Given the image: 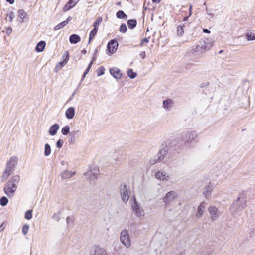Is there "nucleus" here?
Wrapping results in <instances>:
<instances>
[{"label":"nucleus","instance_id":"nucleus-1","mask_svg":"<svg viewBox=\"0 0 255 255\" xmlns=\"http://www.w3.org/2000/svg\"><path fill=\"white\" fill-rule=\"evenodd\" d=\"M180 139L181 141L178 138L172 141H167L165 143V146L161 148L157 155L149 160L150 164L154 165L161 162L165 156L168 159L173 158L180 153L181 146L183 144L191 146L194 141H196L198 139V135L195 131H186L181 133Z\"/></svg>","mask_w":255,"mask_h":255},{"label":"nucleus","instance_id":"nucleus-2","mask_svg":"<svg viewBox=\"0 0 255 255\" xmlns=\"http://www.w3.org/2000/svg\"><path fill=\"white\" fill-rule=\"evenodd\" d=\"M20 180V177L18 175H15L11 177L8 180L5 185L3 191L4 193L10 198L14 196L17 188V185Z\"/></svg>","mask_w":255,"mask_h":255},{"label":"nucleus","instance_id":"nucleus-3","mask_svg":"<svg viewBox=\"0 0 255 255\" xmlns=\"http://www.w3.org/2000/svg\"><path fill=\"white\" fill-rule=\"evenodd\" d=\"M246 196L245 193L239 194L237 199L231 204L230 211L232 214L239 213L246 206Z\"/></svg>","mask_w":255,"mask_h":255},{"label":"nucleus","instance_id":"nucleus-4","mask_svg":"<svg viewBox=\"0 0 255 255\" xmlns=\"http://www.w3.org/2000/svg\"><path fill=\"white\" fill-rule=\"evenodd\" d=\"M18 162V158L16 156L11 157L6 163V168L3 172L1 182L5 181L10 175L14 171Z\"/></svg>","mask_w":255,"mask_h":255},{"label":"nucleus","instance_id":"nucleus-5","mask_svg":"<svg viewBox=\"0 0 255 255\" xmlns=\"http://www.w3.org/2000/svg\"><path fill=\"white\" fill-rule=\"evenodd\" d=\"M120 193L122 201L127 203L129 198L130 190L128 189L125 183H122L120 185Z\"/></svg>","mask_w":255,"mask_h":255},{"label":"nucleus","instance_id":"nucleus-6","mask_svg":"<svg viewBox=\"0 0 255 255\" xmlns=\"http://www.w3.org/2000/svg\"><path fill=\"white\" fill-rule=\"evenodd\" d=\"M120 241L121 243L127 248H129L131 245V241L127 230H123L120 234Z\"/></svg>","mask_w":255,"mask_h":255},{"label":"nucleus","instance_id":"nucleus-7","mask_svg":"<svg viewBox=\"0 0 255 255\" xmlns=\"http://www.w3.org/2000/svg\"><path fill=\"white\" fill-rule=\"evenodd\" d=\"M212 46L211 43L205 40H201L196 46L195 51L199 52H204L208 50Z\"/></svg>","mask_w":255,"mask_h":255},{"label":"nucleus","instance_id":"nucleus-8","mask_svg":"<svg viewBox=\"0 0 255 255\" xmlns=\"http://www.w3.org/2000/svg\"><path fill=\"white\" fill-rule=\"evenodd\" d=\"M177 194L173 191L167 192L163 198V201L166 205L170 204L177 197Z\"/></svg>","mask_w":255,"mask_h":255},{"label":"nucleus","instance_id":"nucleus-9","mask_svg":"<svg viewBox=\"0 0 255 255\" xmlns=\"http://www.w3.org/2000/svg\"><path fill=\"white\" fill-rule=\"evenodd\" d=\"M106 251L99 246H93L90 251V255H106Z\"/></svg>","mask_w":255,"mask_h":255},{"label":"nucleus","instance_id":"nucleus-10","mask_svg":"<svg viewBox=\"0 0 255 255\" xmlns=\"http://www.w3.org/2000/svg\"><path fill=\"white\" fill-rule=\"evenodd\" d=\"M119 43L116 39L111 40L107 44V50L111 53L113 54L117 50Z\"/></svg>","mask_w":255,"mask_h":255},{"label":"nucleus","instance_id":"nucleus-11","mask_svg":"<svg viewBox=\"0 0 255 255\" xmlns=\"http://www.w3.org/2000/svg\"><path fill=\"white\" fill-rule=\"evenodd\" d=\"M132 208L134 213L138 217H140L144 214V210L140 207L139 204L136 201H135L134 204L132 206Z\"/></svg>","mask_w":255,"mask_h":255},{"label":"nucleus","instance_id":"nucleus-12","mask_svg":"<svg viewBox=\"0 0 255 255\" xmlns=\"http://www.w3.org/2000/svg\"><path fill=\"white\" fill-rule=\"evenodd\" d=\"M110 73L116 79H120L122 77V74L120 70L117 67L111 68L109 70Z\"/></svg>","mask_w":255,"mask_h":255},{"label":"nucleus","instance_id":"nucleus-13","mask_svg":"<svg viewBox=\"0 0 255 255\" xmlns=\"http://www.w3.org/2000/svg\"><path fill=\"white\" fill-rule=\"evenodd\" d=\"M79 0H69L64 6L63 11L66 12L70 10L76 5Z\"/></svg>","mask_w":255,"mask_h":255},{"label":"nucleus","instance_id":"nucleus-14","mask_svg":"<svg viewBox=\"0 0 255 255\" xmlns=\"http://www.w3.org/2000/svg\"><path fill=\"white\" fill-rule=\"evenodd\" d=\"M209 212L210 214L212 220L217 219L219 217V213L218 209L214 206H211L209 208Z\"/></svg>","mask_w":255,"mask_h":255},{"label":"nucleus","instance_id":"nucleus-15","mask_svg":"<svg viewBox=\"0 0 255 255\" xmlns=\"http://www.w3.org/2000/svg\"><path fill=\"white\" fill-rule=\"evenodd\" d=\"M155 178L162 181H166L169 179V176L165 172L157 171L155 174Z\"/></svg>","mask_w":255,"mask_h":255},{"label":"nucleus","instance_id":"nucleus-16","mask_svg":"<svg viewBox=\"0 0 255 255\" xmlns=\"http://www.w3.org/2000/svg\"><path fill=\"white\" fill-rule=\"evenodd\" d=\"M63 61L59 62L56 66L55 68V71H58L59 70H61V68L67 63L69 59V56L67 54L65 57H64V55L63 56Z\"/></svg>","mask_w":255,"mask_h":255},{"label":"nucleus","instance_id":"nucleus-17","mask_svg":"<svg viewBox=\"0 0 255 255\" xmlns=\"http://www.w3.org/2000/svg\"><path fill=\"white\" fill-rule=\"evenodd\" d=\"M213 188V184L211 182H209L208 185L206 187L205 190L203 192L206 198L208 199L210 197Z\"/></svg>","mask_w":255,"mask_h":255},{"label":"nucleus","instance_id":"nucleus-18","mask_svg":"<svg viewBox=\"0 0 255 255\" xmlns=\"http://www.w3.org/2000/svg\"><path fill=\"white\" fill-rule=\"evenodd\" d=\"M75 114V108L73 107L68 108L65 112V116L68 119L70 120L73 118Z\"/></svg>","mask_w":255,"mask_h":255},{"label":"nucleus","instance_id":"nucleus-19","mask_svg":"<svg viewBox=\"0 0 255 255\" xmlns=\"http://www.w3.org/2000/svg\"><path fill=\"white\" fill-rule=\"evenodd\" d=\"M99 173V169L97 168L96 167H95L93 169H91L88 172H87L86 175H88L90 176V178L92 179L94 178V179H97V175Z\"/></svg>","mask_w":255,"mask_h":255},{"label":"nucleus","instance_id":"nucleus-20","mask_svg":"<svg viewBox=\"0 0 255 255\" xmlns=\"http://www.w3.org/2000/svg\"><path fill=\"white\" fill-rule=\"evenodd\" d=\"M59 128V125L57 123L54 124L50 127L48 131L49 134L51 136L55 135L57 134Z\"/></svg>","mask_w":255,"mask_h":255},{"label":"nucleus","instance_id":"nucleus-21","mask_svg":"<svg viewBox=\"0 0 255 255\" xmlns=\"http://www.w3.org/2000/svg\"><path fill=\"white\" fill-rule=\"evenodd\" d=\"M173 105V101L171 99H167L163 102V107L167 111H169Z\"/></svg>","mask_w":255,"mask_h":255},{"label":"nucleus","instance_id":"nucleus-22","mask_svg":"<svg viewBox=\"0 0 255 255\" xmlns=\"http://www.w3.org/2000/svg\"><path fill=\"white\" fill-rule=\"evenodd\" d=\"M95 60H96L95 57L93 56V57L92 58V59L91 60V61L89 63L87 68H86V70L85 71V72H84V73L82 76V78L81 79V82H82V81L84 80V78L86 76L87 74L89 72L92 65L93 64V62Z\"/></svg>","mask_w":255,"mask_h":255},{"label":"nucleus","instance_id":"nucleus-23","mask_svg":"<svg viewBox=\"0 0 255 255\" xmlns=\"http://www.w3.org/2000/svg\"><path fill=\"white\" fill-rule=\"evenodd\" d=\"M80 40L81 38L79 35L76 34H71L69 37V41L70 43L73 44L78 43Z\"/></svg>","mask_w":255,"mask_h":255},{"label":"nucleus","instance_id":"nucleus-24","mask_svg":"<svg viewBox=\"0 0 255 255\" xmlns=\"http://www.w3.org/2000/svg\"><path fill=\"white\" fill-rule=\"evenodd\" d=\"M46 42L44 41H39L36 45L35 47V51L37 52H42L45 47Z\"/></svg>","mask_w":255,"mask_h":255},{"label":"nucleus","instance_id":"nucleus-25","mask_svg":"<svg viewBox=\"0 0 255 255\" xmlns=\"http://www.w3.org/2000/svg\"><path fill=\"white\" fill-rule=\"evenodd\" d=\"M75 174L74 172L65 170L61 174V176L63 179H67L72 177Z\"/></svg>","mask_w":255,"mask_h":255},{"label":"nucleus","instance_id":"nucleus-26","mask_svg":"<svg viewBox=\"0 0 255 255\" xmlns=\"http://www.w3.org/2000/svg\"><path fill=\"white\" fill-rule=\"evenodd\" d=\"M205 208V203L204 202H202L198 207L197 212L196 213V216L197 218H200L202 216Z\"/></svg>","mask_w":255,"mask_h":255},{"label":"nucleus","instance_id":"nucleus-27","mask_svg":"<svg viewBox=\"0 0 255 255\" xmlns=\"http://www.w3.org/2000/svg\"><path fill=\"white\" fill-rule=\"evenodd\" d=\"M79 130H74L70 133V138L69 139V142L70 144L74 143L76 138L79 136Z\"/></svg>","mask_w":255,"mask_h":255},{"label":"nucleus","instance_id":"nucleus-28","mask_svg":"<svg viewBox=\"0 0 255 255\" xmlns=\"http://www.w3.org/2000/svg\"><path fill=\"white\" fill-rule=\"evenodd\" d=\"M127 24L129 29H133L137 25V21L135 19H129L127 21Z\"/></svg>","mask_w":255,"mask_h":255},{"label":"nucleus","instance_id":"nucleus-29","mask_svg":"<svg viewBox=\"0 0 255 255\" xmlns=\"http://www.w3.org/2000/svg\"><path fill=\"white\" fill-rule=\"evenodd\" d=\"M116 15L117 18L119 19H127L128 18V15L123 10L118 11Z\"/></svg>","mask_w":255,"mask_h":255},{"label":"nucleus","instance_id":"nucleus-30","mask_svg":"<svg viewBox=\"0 0 255 255\" xmlns=\"http://www.w3.org/2000/svg\"><path fill=\"white\" fill-rule=\"evenodd\" d=\"M98 31V29L94 28L93 29L90 31V34H89V41H88V44H89L91 42V41L93 40V39L94 38V37L96 35Z\"/></svg>","mask_w":255,"mask_h":255},{"label":"nucleus","instance_id":"nucleus-31","mask_svg":"<svg viewBox=\"0 0 255 255\" xmlns=\"http://www.w3.org/2000/svg\"><path fill=\"white\" fill-rule=\"evenodd\" d=\"M245 37L248 41H252L255 40V34L251 31H248L245 35Z\"/></svg>","mask_w":255,"mask_h":255},{"label":"nucleus","instance_id":"nucleus-32","mask_svg":"<svg viewBox=\"0 0 255 255\" xmlns=\"http://www.w3.org/2000/svg\"><path fill=\"white\" fill-rule=\"evenodd\" d=\"M51 147L48 143L45 144L44 146V154L45 156H48L51 153Z\"/></svg>","mask_w":255,"mask_h":255},{"label":"nucleus","instance_id":"nucleus-33","mask_svg":"<svg viewBox=\"0 0 255 255\" xmlns=\"http://www.w3.org/2000/svg\"><path fill=\"white\" fill-rule=\"evenodd\" d=\"M184 27H185L184 24H180L178 26L177 28L178 35L181 36L184 34Z\"/></svg>","mask_w":255,"mask_h":255},{"label":"nucleus","instance_id":"nucleus-34","mask_svg":"<svg viewBox=\"0 0 255 255\" xmlns=\"http://www.w3.org/2000/svg\"><path fill=\"white\" fill-rule=\"evenodd\" d=\"M61 211L59 210L57 212L54 213L51 217V218L53 220L58 222L61 219Z\"/></svg>","mask_w":255,"mask_h":255},{"label":"nucleus","instance_id":"nucleus-35","mask_svg":"<svg viewBox=\"0 0 255 255\" xmlns=\"http://www.w3.org/2000/svg\"><path fill=\"white\" fill-rule=\"evenodd\" d=\"M103 21V18L102 17H99L93 23V26L94 28L99 29V26L100 23Z\"/></svg>","mask_w":255,"mask_h":255},{"label":"nucleus","instance_id":"nucleus-36","mask_svg":"<svg viewBox=\"0 0 255 255\" xmlns=\"http://www.w3.org/2000/svg\"><path fill=\"white\" fill-rule=\"evenodd\" d=\"M61 133L63 135H67L70 134V127L69 126H65L62 128Z\"/></svg>","mask_w":255,"mask_h":255},{"label":"nucleus","instance_id":"nucleus-37","mask_svg":"<svg viewBox=\"0 0 255 255\" xmlns=\"http://www.w3.org/2000/svg\"><path fill=\"white\" fill-rule=\"evenodd\" d=\"M127 74L128 76L131 79H134L137 76V73L134 72L132 69H128Z\"/></svg>","mask_w":255,"mask_h":255},{"label":"nucleus","instance_id":"nucleus-38","mask_svg":"<svg viewBox=\"0 0 255 255\" xmlns=\"http://www.w3.org/2000/svg\"><path fill=\"white\" fill-rule=\"evenodd\" d=\"M8 202V198L5 196H2L0 199V204L2 206H6Z\"/></svg>","mask_w":255,"mask_h":255},{"label":"nucleus","instance_id":"nucleus-39","mask_svg":"<svg viewBox=\"0 0 255 255\" xmlns=\"http://www.w3.org/2000/svg\"><path fill=\"white\" fill-rule=\"evenodd\" d=\"M18 17L21 19L23 20L25 18V17L27 15V13L24 11V10L19 9L18 11Z\"/></svg>","mask_w":255,"mask_h":255},{"label":"nucleus","instance_id":"nucleus-40","mask_svg":"<svg viewBox=\"0 0 255 255\" xmlns=\"http://www.w3.org/2000/svg\"><path fill=\"white\" fill-rule=\"evenodd\" d=\"M67 24V22H64V21L60 23L58 25H56L54 28V30H59V29L62 28L63 27H64V26H65Z\"/></svg>","mask_w":255,"mask_h":255},{"label":"nucleus","instance_id":"nucleus-41","mask_svg":"<svg viewBox=\"0 0 255 255\" xmlns=\"http://www.w3.org/2000/svg\"><path fill=\"white\" fill-rule=\"evenodd\" d=\"M24 217L28 220H30L32 217V210H27L25 213Z\"/></svg>","mask_w":255,"mask_h":255},{"label":"nucleus","instance_id":"nucleus-42","mask_svg":"<svg viewBox=\"0 0 255 255\" xmlns=\"http://www.w3.org/2000/svg\"><path fill=\"white\" fill-rule=\"evenodd\" d=\"M105 69L103 66H101L100 67H99L97 70V76H100L104 75L105 73Z\"/></svg>","mask_w":255,"mask_h":255},{"label":"nucleus","instance_id":"nucleus-43","mask_svg":"<svg viewBox=\"0 0 255 255\" xmlns=\"http://www.w3.org/2000/svg\"><path fill=\"white\" fill-rule=\"evenodd\" d=\"M14 18V13L13 11H10L6 16V20L12 22Z\"/></svg>","mask_w":255,"mask_h":255},{"label":"nucleus","instance_id":"nucleus-44","mask_svg":"<svg viewBox=\"0 0 255 255\" xmlns=\"http://www.w3.org/2000/svg\"><path fill=\"white\" fill-rule=\"evenodd\" d=\"M119 31L121 33H125L127 31V27L126 24L125 23H122L121 25L120 26Z\"/></svg>","mask_w":255,"mask_h":255},{"label":"nucleus","instance_id":"nucleus-45","mask_svg":"<svg viewBox=\"0 0 255 255\" xmlns=\"http://www.w3.org/2000/svg\"><path fill=\"white\" fill-rule=\"evenodd\" d=\"M29 226L28 224H24L22 228V232L23 235H26L29 230Z\"/></svg>","mask_w":255,"mask_h":255},{"label":"nucleus","instance_id":"nucleus-46","mask_svg":"<svg viewBox=\"0 0 255 255\" xmlns=\"http://www.w3.org/2000/svg\"><path fill=\"white\" fill-rule=\"evenodd\" d=\"M63 144V141L62 139H59L56 143V146L57 148L60 149L62 148Z\"/></svg>","mask_w":255,"mask_h":255},{"label":"nucleus","instance_id":"nucleus-47","mask_svg":"<svg viewBox=\"0 0 255 255\" xmlns=\"http://www.w3.org/2000/svg\"><path fill=\"white\" fill-rule=\"evenodd\" d=\"M74 221V218L73 216H68L66 218V222L67 224H72Z\"/></svg>","mask_w":255,"mask_h":255},{"label":"nucleus","instance_id":"nucleus-48","mask_svg":"<svg viewBox=\"0 0 255 255\" xmlns=\"http://www.w3.org/2000/svg\"><path fill=\"white\" fill-rule=\"evenodd\" d=\"M149 42V38H144L141 40V42L140 44L141 46H142L143 43H148Z\"/></svg>","mask_w":255,"mask_h":255},{"label":"nucleus","instance_id":"nucleus-49","mask_svg":"<svg viewBox=\"0 0 255 255\" xmlns=\"http://www.w3.org/2000/svg\"><path fill=\"white\" fill-rule=\"evenodd\" d=\"M209 85V82L203 83L200 84V87L203 89Z\"/></svg>","mask_w":255,"mask_h":255},{"label":"nucleus","instance_id":"nucleus-50","mask_svg":"<svg viewBox=\"0 0 255 255\" xmlns=\"http://www.w3.org/2000/svg\"><path fill=\"white\" fill-rule=\"evenodd\" d=\"M76 91H77V89H76L72 93V94L71 95V97L69 98L67 102H69L70 101L72 100V99H73V96L76 94Z\"/></svg>","mask_w":255,"mask_h":255},{"label":"nucleus","instance_id":"nucleus-51","mask_svg":"<svg viewBox=\"0 0 255 255\" xmlns=\"http://www.w3.org/2000/svg\"><path fill=\"white\" fill-rule=\"evenodd\" d=\"M209 88H205L204 89H202V92L204 93V94H207V93H208L209 92Z\"/></svg>","mask_w":255,"mask_h":255},{"label":"nucleus","instance_id":"nucleus-52","mask_svg":"<svg viewBox=\"0 0 255 255\" xmlns=\"http://www.w3.org/2000/svg\"><path fill=\"white\" fill-rule=\"evenodd\" d=\"M12 32V29L10 27H8L6 29V33L7 35L10 34Z\"/></svg>","mask_w":255,"mask_h":255},{"label":"nucleus","instance_id":"nucleus-53","mask_svg":"<svg viewBox=\"0 0 255 255\" xmlns=\"http://www.w3.org/2000/svg\"><path fill=\"white\" fill-rule=\"evenodd\" d=\"M61 164L62 165V166H68V163L67 162L65 161H64V160H62L60 162Z\"/></svg>","mask_w":255,"mask_h":255},{"label":"nucleus","instance_id":"nucleus-54","mask_svg":"<svg viewBox=\"0 0 255 255\" xmlns=\"http://www.w3.org/2000/svg\"><path fill=\"white\" fill-rule=\"evenodd\" d=\"M192 6L191 4H190L189 6V16H191L192 15Z\"/></svg>","mask_w":255,"mask_h":255},{"label":"nucleus","instance_id":"nucleus-55","mask_svg":"<svg viewBox=\"0 0 255 255\" xmlns=\"http://www.w3.org/2000/svg\"><path fill=\"white\" fill-rule=\"evenodd\" d=\"M140 56L142 57V58L144 59L145 57V52L144 51V52H142L140 54Z\"/></svg>","mask_w":255,"mask_h":255},{"label":"nucleus","instance_id":"nucleus-56","mask_svg":"<svg viewBox=\"0 0 255 255\" xmlns=\"http://www.w3.org/2000/svg\"><path fill=\"white\" fill-rule=\"evenodd\" d=\"M206 12H207V14H208V15L211 16L212 17H213V13H211V12H210L208 11V9H207V8H206Z\"/></svg>","mask_w":255,"mask_h":255},{"label":"nucleus","instance_id":"nucleus-57","mask_svg":"<svg viewBox=\"0 0 255 255\" xmlns=\"http://www.w3.org/2000/svg\"><path fill=\"white\" fill-rule=\"evenodd\" d=\"M72 18L71 16H69L66 20L64 21V22H67V24L69 21H70L72 20Z\"/></svg>","mask_w":255,"mask_h":255},{"label":"nucleus","instance_id":"nucleus-58","mask_svg":"<svg viewBox=\"0 0 255 255\" xmlns=\"http://www.w3.org/2000/svg\"><path fill=\"white\" fill-rule=\"evenodd\" d=\"M6 1L9 3L10 4H12L14 2V0H6Z\"/></svg>","mask_w":255,"mask_h":255},{"label":"nucleus","instance_id":"nucleus-59","mask_svg":"<svg viewBox=\"0 0 255 255\" xmlns=\"http://www.w3.org/2000/svg\"><path fill=\"white\" fill-rule=\"evenodd\" d=\"M203 32L206 33H210V31L208 29H203Z\"/></svg>","mask_w":255,"mask_h":255},{"label":"nucleus","instance_id":"nucleus-60","mask_svg":"<svg viewBox=\"0 0 255 255\" xmlns=\"http://www.w3.org/2000/svg\"><path fill=\"white\" fill-rule=\"evenodd\" d=\"M97 52H98V50H97V49H96L94 52L93 57L95 56V58H96V54H97Z\"/></svg>","mask_w":255,"mask_h":255},{"label":"nucleus","instance_id":"nucleus-61","mask_svg":"<svg viewBox=\"0 0 255 255\" xmlns=\"http://www.w3.org/2000/svg\"><path fill=\"white\" fill-rule=\"evenodd\" d=\"M161 0H152L153 3H159Z\"/></svg>","mask_w":255,"mask_h":255},{"label":"nucleus","instance_id":"nucleus-62","mask_svg":"<svg viewBox=\"0 0 255 255\" xmlns=\"http://www.w3.org/2000/svg\"><path fill=\"white\" fill-rule=\"evenodd\" d=\"M81 53H82V54H85L87 53V50H86L85 49H83L81 51Z\"/></svg>","mask_w":255,"mask_h":255},{"label":"nucleus","instance_id":"nucleus-63","mask_svg":"<svg viewBox=\"0 0 255 255\" xmlns=\"http://www.w3.org/2000/svg\"><path fill=\"white\" fill-rule=\"evenodd\" d=\"M189 16H190L189 15L188 16H185V17L184 18V19H183V21H187V20H188V18H189Z\"/></svg>","mask_w":255,"mask_h":255},{"label":"nucleus","instance_id":"nucleus-64","mask_svg":"<svg viewBox=\"0 0 255 255\" xmlns=\"http://www.w3.org/2000/svg\"><path fill=\"white\" fill-rule=\"evenodd\" d=\"M2 226H3V224L0 226V232L2 231L3 229V228H2Z\"/></svg>","mask_w":255,"mask_h":255}]
</instances>
